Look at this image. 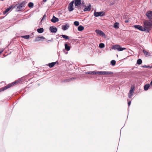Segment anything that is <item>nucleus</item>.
Listing matches in <instances>:
<instances>
[{"label": "nucleus", "instance_id": "1", "mask_svg": "<svg viewBox=\"0 0 152 152\" xmlns=\"http://www.w3.org/2000/svg\"><path fill=\"white\" fill-rule=\"evenodd\" d=\"M143 26L146 31L152 27V21L145 20L143 23Z\"/></svg>", "mask_w": 152, "mask_h": 152}, {"label": "nucleus", "instance_id": "2", "mask_svg": "<svg viewBox=\"0 0 152 152\" xmlns=\"http://www.w3.org/2000/svg\"><path fill=\"white\" fill-rule=\"evenodd\" d=\"M27 3L26 1H24L21 3L17 4L16 6L17 7L18 11L22 10L24 8Z\"/></svg>", "mask_w": 152, "mask_h": 152}, {"label": "nucleus", "instance_id": "3", "mask_svg": "<svg viewBox=\"0 0 152 152\" xmlns=\"http://www.w3.org/2000/svg\"><path fill=\"white\" fill-rule=\"evenodd\" d=\"M112 48L114 50H116L118 51H121L126 49L125 48H122L120 45H113Z\"/></svg>", "mask_w": 152, "mask_h": 152}, {"label": "nucleus", "instance_id": "4", "mask_svg": "<svg viewBox=\"0 0 152 152\" xmlns=\"http://www.w3.org/2000/svg\"><path fill=\"white\" fill-rule=\"evenodd\" d=\"M17 83V81H15L14 82L11 84H10L7 85V86L2 88L0 89V92L1 91H3L6 89L10 87L12 85L15 84Z\"/></svg>", "mask_w": 152, "mask_h": 152}, {"label": "nucleus", "instance_id": "5", "mask_svg": "<svg viewBox=\"0 0 152 152\" xmlns=\"http://www.w3.org/2000/svg\"><path fill=\"white\" fill-rule=\"evenodd\" d=\"M105 13L103 11L96 12H95L94 13V15L96 17H98L99 16H102L104 15Z\"/></svg>", "mask_w": 152, "mask_h": 152}, {"label": "nucleus", "instance_id": "6", "mask_svg": "<svg viewBox=\"0 0 152 152\" xmlns=\"http://www.w3.org/2000/svg\"><path fill=\"white\" fill-rule=\"evenodd\" d=\"M134 27L136 28H137L140 30L142 31H146V28L144 27H143L142 26L139 25H136L134 26Z\"/></svg>", "mask_w": 152, "mask_h": 152}, {"label": "nucleus", "instance_id": "7", "mask_svg": "<svg viewBox=\"0 0 152 152\" xmlns=\"http://www.w3.org/2000/svg\"><path fill=\"white\" fill-rule=\"evenodd\" d=\"M81 4V0H75V5L76 7L79 9V7Z\"/></svg>", "mask_w": 152, "mask_h": 152}, {"label": "nucleus", "instance_id": "8", "mask_svg": "<svg viewBox=\"0 0 152 152\" xmlns=\"http://www.w3.org/2000/svg\"><path fill=\"white\" fill-rule=\"evenodd\" d=\"M74 3V1H73L69 4L68 6V8L70 12L72 11L73 10V7Z\"/></svg>", "mask_w": 152, "mask_h": 152}, {"label": "nucleus", "instance_id": "9", "mask_svg": "<svg viewBox=\"0 0 152 152\" xmlns=\"http://www.w3.org/2000/svg\"><path fill=\"white\" fill-rule=\"evenodd\" d=\"M95 32L96 33V34H99V35L102 36V37H103L104 36H105V34L102 31L99 30H95Z\"/></svg>", "mask_w": 152, "mask_h": 152}, {"label": "nucleus", "instance_id": "10", "mask_svg": "<svg viewBox=\"0 0 152 152\" xmlns=\"http://www.w3.org/2000/svg\"><path fill=\"white\" fill-rule=\"evenodd\" d=\"M50 30L52 33H56L57 31V28L53 26H51L49 28Z\"/></svg>", "mask_w": 152, "mask_h": 152}, {"label": "nucleus", "instance_id": "11", "mask_svg": "<svg viewBox=\"0 0 152 152\" xmlns=\"http://www.w3.org/2000/svg\"><path fill=\"white\" fill-rule=\"evenodd\" d=\"M146 15L149 19H152V11H149L147 12Z\"/></svg>", "mask_w": 152, "mask_h": 152}, {"label": "nucleus", "instance_id": "12", "mask_svg": "<svg viewBox=\"0 0 152 152\" xmlns=\"http://www.w3.org/2000/svg\"><path fill=\"white\" fill-rule=\"evenodd\" d=\"M113 74V72H112L109 71H102V75H112Z\"/></svg>", "mask_w": 152, "mask_h": 152}, {"label": "nucleus", "instance_id": "13", "mask_svg": "<svg viewBox=\"0 0 152 152\" xmlns=\"http://www.w3.org/2000/svg\"><path fill=\"white\" fill-rule=\"evenodd\" d=\"M42 39H45V38L43 36L38 37L36 38L35 41L38 42L42 40Z\"/></svg>", "mask_w": 152, "mask_h": 152}, {"label": "nucleus", "instance_id": "14", "mask_svg": "<svg viewBox=\"0 0 152 152\" xmlns=\"http://www.w3.org/2000/svg\"><path fill=\"white\" fill-rule=\"evenodd\" d=\"M62 29L64 30L65 31L69 27V25L67 24L63 25L62 26Z\"/></svg>", "mask_w": 152, "mask_h": 152}, {"label": "nucleus", "instance_id": "15", "mask_svg": "<svg viewBox=\"0 0 152 152\" xmlns=\"http://www.w3.org/2000/svg\"><path fill=\"white\" fill-rule=\"evenodd\" d=\"M85 7V8L84 9V11L85 12L87 11H89L91 10V5L90 4H89V5L88 6L86 7V6H84Z\"/></svg>", "mask_w": 152, "mask_h": 152}, {"label": "nucleus", "instance_id": "16", "mask_svg": "<svg viewBox=\"0 0 152 152\" xmlns=\"http://www.w3.org/2000/svg\"><path fill=\"white\" fill-rule=\"evenodd\" d=\"M59 20L58 18L53 16L52 18L51 19V21L53 23H55L58 21Z\"/></svg>", "mask_w": 152, "mask_h": 152}, {"label": "nucleus", "instance_id": "17", "mask_svg": "<svg viewBox=\"0 0 152 152\" xmlns=\"http://www.w3.org/2000/svg\"><path fill=\"white\" fill-rule=\"evenodd\" d=\"M65 49L67 51H69L70 50V47L68 44L66 43L64 45Z\"/></svg>", "mask_w": 152, "mask_h": 152}, {"label": "nucleus", "instance_id": "18", "mask_svg": "<svg viewBox=\"0 0 152 152\" xmlns=\"http://www.w3.org/2000/svg\"><path fill=\"white\" fill-rule=\"evenodd\" d=\"M119 23H115L113 25V27L115 28L118 29L119 28Z\"/></svg>", "mask_w": 152, "mask_h": 152}, {"label": "nucleus", "instance_id": "19", "mask_svg": "<svg viewBox=\"0 0 152 152\" xmlns=\"http://www.w3.org/2000/svg\"><path fill=\"white\" fill-rule=\"evenodd\" d=\"M134 88L135 87L134 86H131V89L129 93L130 94H133L134 91Z\"/></svg>", "mask_w": 152, "mask_h": 152}, {"label": "nucleus", "instance_id": "20", "mask_svg": "<svg viewBox=\"0 0 152 152\" xmlns=\"http://www.w3.org/2000/svg\"><path fill=\"white\" fill-rule=\"evenodd\" d=\"M150 86V85L149 84H146L144 86V89L145 91H147L148 89Z\"/></svg>", "mask_w": 152, "mask_h": 152}, {"label": "nucleus", "instance_id": "21", "mask_svg": "<svg viewBox=\"0 0 152 152\" xmlns=\"http://www.w3.org/2000/svg\"><path fill=\"white\" fill-rule=\"evenodd\" d=\"M56 62H52L51 63H49L48 64V66L50 68H52L53 67L54 65L56 64Z\"/></svg>", "mask_w": 152, "mask_h": 152}, {"label": "nucleus", "instance_id": "22", "mask_svg": "<svg viewBox=\"0 0 152 152\" xmlns=\"http://www.w3.org/2000/svg\"><path fill=\"white\" fill-rule=\"evenodd\" d=\"M84 29V27L80 25L78 27V30L79 31H83Z\"/></svg>", "mask_w": 152, "mask_h": 152}, {"label": "nucleus", "instance_id": "23", "mask_svg": "<svg viewBox=\"0 0 152 152\" xmlns=\"http://www.w3.org/2000/svg\"><path fill=\"white\" fill-rule=\"evenodd\" d=\"M86 74L91 75H95L96 72L94 71L87 72H86Z\"/></svg>", "mask_w": 152, "mask_h": 152}, {"label": "nucleus", "instance_id": "24", "mask_svg": "<svg viewBox=\"0 0 152 152\" xmlns=\"http://www.w3.org/2000/svg\"><path fill=\"white\" fill-rule=\"evenodd\" d=\"M37 32L39 33H42L44 31V29L43 28H38L37 30Z\"/></svg>", "mask_w": 152, "mask_h": 152}, {"label": "nucleus", "instance_id": "25", "mask_svg": "<svg viewBox=\"0 0 152 152\" xmlns=\"http://www.w3.org/2000/svg\"><path fill=\"white\" fill-rule=\"evenodd\" d=\"M11 9V7H10L4 11L3 12L4 14H5L9 12Z\"/></svg>", "mask_w": 152, "mask_h": 152}, {"label": "nucleus", "instance_id": "26", "mask_svg": "<svg viewBox=\"0 0 152 152\" xmlns=\"http://www.w3.org/2000/svg\"><path fill=\"white\" fill-rule=\"evenodd\" d=\"M28 6L29 7L32 8L34 6V4L32 2H30L28 4Z\"/></svg>", "mask_w": 152, "mask_h": 152}, {"label": "nucleus", "instance_id": "27", "mask_svg": "<svg viewBox=\"0 0 152 152\" xmlns=\"http://www.w3.org/2000/svg\"><path fill=\"white\" fill-rule=\"evenodd\" d=\"M137 64L140 65L142 64V61L141 59H139L137 60Z\"/></svg>", "mask_w": 152, "mask_h": 152}, {"label": "nucleus", "instance_id": "28", "mask_svg": "<svg viewBox=\"0 0 152 152\" xmlns=\"http://www.w3.org/2000/svg\"><path fill=\"white\" fill-rule=\"evenodd\" d=\"M143 52L145 55V56H149L150 55L149 53L145 50H143Z\"/></svg>", "mask_w": 152, "mask_h": 152}, {"label": "nucleus", "instance_id": "29", "mask_svg": "<svg viewBox=\"0 0 152 152\" xmlns=\"http://www.w3.org/2000/svg\"><path fill=\"white\" fill-rule=\"evenodd\" d=\"M61 36L64 38V39H69V37L67 36H66V35H64L62 34L61 35Z\"/></svg>", "mask_w": 152, "mask_h": 152}, {"label": "nucleus", "instance_id": "30", "mask_svg": "<svg viewBox=\"0 0 152 152\" xmlns=\"http://www.w3.org/2000/svg\"><path fill=\"white\" fill-rule=\"evenodd\" d=\"M110 63L112 66H114L116 64V61L114 60H112L111 61Z\"/></svg>", "mask_w": 152, "mask_h": 152}, {"label": "nucleus", "instance_id": "31", "mask_svg": "<svg viewBox=\"0 0 152 152\" xmlns=\"http://www.w3.org/2000/svg\"><path fill=\"white\" fill-rule=\"evenodd\" d=\"M105 45L103 43H101L99 44V47L100 48H102L104 47Z\"/></svg>", "mask_w": 152, "mask_h": 152}, {"label": "nucleus", "instance_id": "32", "mask_svg": "<svg viewBox=\"0 0 152 152\" xmlns=\"http://www.w3.org/2000/svg\"><path fill=\"white\" fill-rule=\"evenodd\" d=\"M74 24L76 26H78L79 25V23L77 21H75L74 22Z\"/></svg>", "mask_w": 152, "mask_h": 152}, {"label": "nucleus", "instance_id": "33", "mask_svg": "<svg viewBox=\"0 0 152 152\" xmlns=\"http://www.w3.org/2000/svg\"><path fill=\"white\" fill-rule=\"evenodd\" d=\"M115 1H116V0H112L111 1V2L110 3V5H113L115 3Z\"/></svg>", "mask_w": 152, "mask_h": 152}, {"label": "nucleus", "instance_id": "34", "mask_svg": "<svg viewBox=\"0 0 152 152\" xmlns=\"http://www.w3.org/2000/svg\"><path fill=\"white\" fill-rule=\"evenodd\" d=\"M22 37L24 38L25 39H28L29 37V35H25V36H23Z\"/></svg>", "mask_w": 152, "mask_h": 152}, {"label": "nucleus", "instance_id": "35", "mask_svg": "<svg viewBox=\"0 0 152 152\" xmlns=\"http://www.w3.org/2000/svg\"><path fill=\"white\" fill-rule=\"evenodd\" d=\"M73 79H74V78H71L70 79H67L64 81V82H69L71 80H72Z\"/></svg>", "mask_w": 152, "mask_h": 152}, {"label": "nucleus", "instance_id": "36", "mask_svg": "<svg viewBox=\"0 0 152 152\" xmlns=\"http://www.w3.org/2000/svg\"><path fill=\"white\" fill-rule=\"evenodd\" d=\"M133 95V94H130L129 93L128 94V96L129 98H131Z\"/></svg>", "mask_w": 152, "mask_h": 152}, {"label": "nucleus", "instance_id": "37", "mask_svg": "<svg viewBox=\"0 0 152 152\" xmlns=\"http://www.w3.org/2000/svg\"><path fill=\"white\" fill-rule=\"evenodd\" d=\"M102 71H97L96 72V74H97L98 75H102Z\"/></svg>", "mask_w": 152, "mask_h": 152}, {"label": "nucleus", "instance_id": "38", "mask_svg": "<svg viewBox=\"0 0 152 152\" xmlns=\"http://www.w3.org/2000/svg\"><path fill=\"white\" fill-rule=\"evenodd\" d=\"M126 23H128L129 22V21L128 20V19H126V20H125L124 21Z\"/></svg>", "mask_w": 152, "mask_h": 152}, {"label": "nucleus", "instance_id": "39", "mask_svg": "<svg viewBox=\"0 0 152 152\" xmlns=\"http://www.w3.org/2000/svg\"><path fill=\"white\" fill-rule=\"evenodd\" d=\"M142 67L143 68H147V66L145 65L142 66Z\"/></svg>", "mask_w": 152, "mask_h": 152}, {"label": "nucleus", "instance_id": "40", "mask_svg": "<svg viewBox=\"0 0 152 152\" xmlns=\"http://www.w3.org/2000/svg\"><path fill=\"white\" fill-rule=\"evenodd\" d=\"M131 101H129L128 102V105L129 106L130 104H131Z\"/></svg>", "mask_w": 152, "mask_h": 152}, {"label": "nucleus", "instance_id": "41", "mask_svg": "<svg viewBox=\"0 0 152 152\" xmlns=\"http://www.w3.org/2000/svg\"><path fill=\"white\" fill-rule=\"evenodd\" d=\"M147 68L150 67V68H152V66H147Z\"/></svg>", "mask_w": 152, "mask_h": 152}, {"label": "nucleus", "instance_id": "42", "mask_svg": "<svg viewBox=\"0 0 152 152\" xmlns=\"http://www.w3.org/2000/svg\"><path fill=\"white\" fill-rule=\"evenodd\" d=\"M52 41L51 40H48L47 41V42H52Z\"/></svg>", "mask_w": 152, "mask_h": 152}, {"label": "nucleus", "instance_id": "43", "mask_svg": "<svg viewBox=\"0 0 152 152\" xmlns=\"http://www.w3.org/2000/svg\"><path fill=\"white\" fill-rule=\"evenodd\" d=\"M3 50H1V51H0V54L1 53L3 52Z\"/></svg>", "mask_w": 152, "mask_h": 152}, {"label": "nucleus", "instance_id": "44", "mask_svg": "<svg viewBox=\"0 0 152 152\" xmlns=\"http://www.w3.org/2000/svg\"><path fill=\"white\" fill-rule=\"evenodd\" d=\"M47 0H43V1L44 2H46L47 1Z\"/></svg>", "mask_w": 152, "mask_h": 152}, {"label": "nucleus", "instance_id": "45", "mask_svg": "<svg viewBox=\"0 0 152 152\" xmlns=\"http://www.w3.org/2000/svg\"><path fill=\"white\" fill-rule=\"evenodd\" d=\"M150 84L151 85H152V80H151V83H150Z\"/></svg>", "mask_w": 152, "mask_h": 152}, {"label": "nucleus", "instance_id": "46", "mask_svg": "<svg viewBox=\"0 0 152 152\" xmlns=\"http://www.w3.org/2000/svg\"><path fill=\"white\" fill-rule=\"evenodd\" d=\"M45 15H44V16H43V18H42V20H43V18H45Z\"/></svg>", "mask_w": 152, "mask_h": 152}, {"label": "nucleus", "instance_id": "47", "mask_svg": "<svg viewBox=\"0 0 152 152\" xmlns=\"http://www.w3.org/2000/svg\"><path fill=\"white\" fill-rule=\"evenodd\" d=\"M84 4V3H83V2H82V4Z\"/></svg>", "mask_w": 152, "mask_h": 152}]
</instances>
